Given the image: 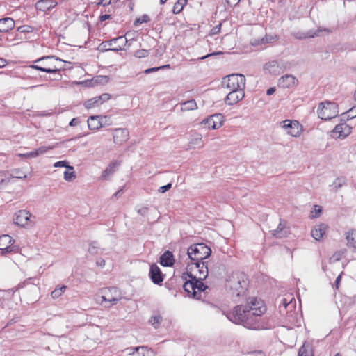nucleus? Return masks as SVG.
<instances>
[{
    "label": "nucleus",
    "instance_id": "27",
    "mask_svg": "<svg viewBox=\"0 0 356 356\" xmlns=\"http://www.w3.org/2000/svg\"><path fill=\"white\" fill-rule=\"evenodd\" d=\"M138 213L141 215L142 216H147L148 213H149L151 215H154V216L153 218H147V220H154L155 221L156 219L159 218V212L155 208H149L147 207H143L139 209H138Z\"/></svg>",
    "mask_w": 356,
    "mask_h": 356
},
{
    "label": "nucleus",
    "instance_id": "30",
    "mask_svg": "<svg viewBox=\"0 0 356 356\" xmlns=\"http://www.w3.org/2000/svg\"><path fill=\"white\" fill-rule=\"evenodd\" d=\"M278 38L276 35H266L261 39L254 40L252 42L253 45H259L263 44L273 43L277 40Z\"/></svg>",
    "mask_w": 356,
    "mask_h": 356
},
{
    "label": "nucleus",
    "instance_id": "46",
    "mask_svg": "<svg viewBox=\"0 0 356 356\" xmlns=\"http://www.w3.org/2000/svg\"><path fill=\"white\" fill-rule=\"evenodd\" d=\"M12 176L13 177L17 178V179H25L26 178V175L24 173L22 170L19 169H15L13 170Z\"/></svg>",
    "mask_w": 356,
    "mask_h": 356
},
{
    "label": "nucleus",
    "instance_id": "36",
    "mask_svg": "<svg viewBox=\"0 0 356 356\" xmlns=\"http://www.w3.org/2000/svg\"><path fill=\"white\" fill-rule=\"evenodd\" d=\"M187 1L188 0H178L173 6L172 13L174 14H179L183 10Z\"/></svg>",
    "mask_w": 356,
    "mask_h": 356
},
{
    "label": "nucleus",
    "instance_id": "33",
    "mask_svg": "<svg viewBox=\"0 0 356 356\" xmlns=\"http://www.w3.org/2000/svg\"><path fill=\"white\" fill-rule=\"evenodd\" d=\"M163 321L162 316L159 314H154L152 316L149 320V323L155 328L157 329L159 327L160 325Z\"/></svg>",
    "mask_w": 356,
    "mask_h": 356
},
{
    "label": "nucleus",
    "instance_id": "31",
    "mask_svg": "<svg viewBox=\"0 0 356 356\" xmlns=\"http://www.w3.org/2000/svg\"><path fill=\"white\" fill-rule=\"evenodd\" d=\"M197 108V105L194 99L186 101L181 104V111L183 112L193 111Z\"/></svg>",
    "mask_w": 356,
    "mask_h": 356
},
{
    "label": "nucleus",
    "instance_id": "23",
    "mask_svg": "<svg viewBox=\"0 0 356 356\" xmlns=\"http://www.w3.org/2000/svg\"><path fill=\"white\" fill-rule=\"evenodd\" d=\"M57 4L55 0H40L36 3L35 7L38 10L45 12L51 10Z\"/></svg>",
    "mask_w": 356,
    "mask_h": 356
},
{
    "label": "nucleus",
    "instance_id": "54",
    "mask_svg": "<svg viewBox=\"0 0 356 356\" xmlns=\"http://www.w3.org/2000/svg\"><path fill=\"white\" fill-rule=\"evenodd\" d=\"M171 187H172V184L169 183L167 185L160 187L158 191L159 193H165L169 189H170Z\"/></svg>",
    "mask_w": 356,
    "mask_h": 356
},
{
    "label": "nucleus",
    "instance_id": "6",
    "mask_svg": "<svg viewBox=\"0 0 356 356\" xmlns=\"http://www.w3.org/2000/svg\"><path fill=\"white\" fill-rule=\"evenodd\" d=\"M211 254V248L204 243L191 245L187 250L188 257L193 263L203 261Z\"/></svg>",
    "mask_w": 356,
    "mask_h": 356
},
{
    "label": "nucleus",
    "instance_id": "61",
    "mask_svg": "<svg viewBox=\"0 0 356 356\" xmlns=\"http://www.w3.org/2000/svg\"><path fill=\"white\" fill-rule=\"evenodd\" d=\"M111 18V15H107V14H105V15H101L99 19H100V21L103 22V21H105L108 19H110Z\"/></svg>",
    "mask_w": 356,
    "mask_h": 356
},
{
    "label": "nucleus",
    "instance_id": "21",
    "mask_svg": "<svg viewBox=\"0 0 356 356\" xmlns=\"http://www.w3.org/2000/svg\"><path fill=\"white\" fill-rule=\"evenodd\" d=\"M31 213L26 210H20L15 214V223L19 226H24L27 224Z\"/></svg>",
    "mask_w": 356,
    "mask_h": 356
},
{
    "label": "nucleus",
    "instance_id": "41",
    "mask_svg": "<svg viewBox=\"0 0 356 356\" xmlns=\"http://www.w3.org/2000/svg\"><path fill=\"white\" fill-rule=\"evenodd\" d=\"M52 149H53L52 147L41 146V147H40L38 149H35L34 150V154H35L36 156V157H37V156H38L40 155L45 154L49 150Z\"/></svg>",
    "mask_w": 356,
    "mask_h": 356
},
{
    "label": "nucleus",
    "instance_id": "20",
    "mask_svg": "<svg viewBox=\"0 0 356 356\" xmlns=\"http://www.w3.org/2000/svg\"><path fill=\"white\" fill-rule=\"evenodd\" d=\"M149 276L154 284H161L163 281L161 271L156 264L150 266Z\"/></svg>",
    "mask_w": 356,
    "mask_h": 356
},
{
    "label": "nucleus",
    "instance_id": "58",
    "mask_svg": "<svg viewBox=\"0 0 356 356\" xmlns=\"http://www.w3.org/2000/svg\"><path fill=\"white\" fill-rule=\"evenodd\" d=\"M79 124V119L78 118H73L70 121L69 125L71 126V127H75V126L78 125Z\"/></svg>",
    "mask_w": 356,
    "mask_h": 356
},
{
    "label": "nucleus",
    "instance_id": "3",
    "mask_svg": "<svg viewBox=\"0 0 356 356\" xmlns=\"http://www.w3.org/2000/svg\"><path fill=\"white\" fill-rule=\"evenodd\" d=\"M63 63L64 61L56 56H46L35 60L29 67L47 73H56L65 70Z\"/></svg>",
    "mask_w": 356,
    "mask_h": 356
},
{
    "label": "nucleus",
    "instance_id": "1",
    "mask_svg": "<svg viewBox=\"0 0 356 356\" xmlns=\"http://www.w3.org/2000/svg\"><path fill=\"white\" fill-rule=\"evenodd\" d=\"M266 312L264 302L257 298H250L245 305H237L226 316L236 324L250 330L267 329V323L262 315Z\"/></svg>",
    "mask_w": 356,
    "mask_h": 356
},
{
    "label": "nucleus",
    "instance_id": "48",
    "mask_svg": "<svg viewBox=\"0 0 356 356\" xmlns=\"http://www.w3.org/2000/svg\"><path fill=\"white\" fill-rule=\"evenodd\" d=\"M298 356H312L305 346L300 348Z\"/></svg>",
    "mask_w": 356,
    "mask_h": 356
},
{
    "label": "nucleus",
    "instance_id": "29",
    "mask_svg": "<svg viewBox=\"0 0 356 356\" xmlns=\"http://www.w3.org/2000/svg\"><path fill=\"white\" fill-rule=\"evenodd\" d=\"M88 127L90 130H98L102 128L99 115H92L88 119Z\"/></svg>",
    "mask_w": 356,
    "mask_h": 356
},
{
    "label": "nucleus",
    "instance_id": "28",
    "mask_svg": "<svg viewBox=\"0 0 356 356\" xmlns=\"http://www.w3.org/2000/svg\"><path fill=\"white\" fill-rule=\"evenodd\" d=\"M120 165V163L118 161H111L108 166L103 171L102 178L103 179H107L110 175L115 172Z\"/></svg>",
    "mask_w": 356,
    "mask_h": 356
},
{
    "label": "nucleus",
    "instance_id": "13",
    "mask_svg": "<svg viewBox=\"0 0 356 356\" xmlns=\"http://www.w3.org/2000/svg\"><path fill=\"white\" fill-rule=\"evenodd\" d=\"M113 137L114 143L121 145L128 140L129 133L126 129L118 128L113 130Z\"/></svg>",
    "mask_w": 356,
    "mask_h": 356
},
{
    "label": "nucleus",
    "instance_id": "42",
    "mask_svg": "<svg viewBox=\"0 0 356 356\" xmlns=\"http://www.w3.org/2000/svg\"><path fill=\"white\" fill-rule=\"evenodd\" d=\"M346 184V179L344 177H338L333 182V186L336 190L341 188L343 186Z\"/></svg>",
    "mask_w": 356,
    "mask_h": 356
},
{
    "label": "nucleus",
    "instance_id": "26",
    "mask_svg": "<svg viewBox=\"0 0 356 356\" xmlns=\"http://www.w3.org/2000/svg\"><path fill=\"white\" fill-rule=\"evenodd\" d=\"M174 263V256L170 251H165L160 257V264L163 266H172Z\"/></svg>",
    "mask_w": 356,
    "mask_h": 356
},
{
    "label": "nucleus",
    "instance_id": "8",
    "mask_svg": "<svg viewBox=\"0 0 356 356\" xmlns=\"http://www.w3.org/2000/svg\"><path fill=\"white\" fill-rule=\"evenodd\" d=\"M222 84L229 90H244L245 77L241 74H232L223 78Z\"/></svg>",
    "mask_w": 356,
    "mask_h": 356
},
{
    "label": "nucleus",
    "instance_id": "60",
    "mask_svg": "<svg viewBox=\"0 0 356 356\" xmlns=\"http://www.w3.org/2000/svg\"><path fill=\"white\" fill-rule=\"evenodd\" d=\"M96 263L97 265L100 267H104L105 266V261L103 259H99Z\"/></svg>",
    "mask_w": 356,
    "mask_h": 356
},
{
    "label": "nucleus",
    "instance_id": "45",
    "mask_svg": "<svg viewBox=\"0 0 356 356\" xmlns=\"http://www.w3.org/2000/svg\"><path fill=\"white\" fill-rule=\"evenodd\" d=\"M149 55L147 49H138L134 52V56L138 58H145Z\"/></svg>",
    "mask_w": 356,
    "mask_h": 356
},
{
    "label": "nucleus",
    "instance_id": "47",
    "mask_svg": "<svg viewBox=\"0 0 356 356\" xmlns=\"http://www.w3.org/2000/svg\"><path fill=\"white\" fill-rule=\"evenodd\" d=\"M322 212V208L320 206L315 205L314 210L311 211V217L312 218H317Z\"/></svg>",
    "mask_w": 356,
    "mask_h": 356
},
{
    "label": "nucleus",
    "instance_id": "15",
    "mask_svg": "<svg viewBox=\"0 0 356 356\" xmlns=\"http://www.w3.org/2000/svg\"><path fill=\"white\" fill-rule=\"evenodd\" d=\"M273 236L276 238H282L286 237L289 234V229L286 226V222L284 220H280L279 225L275 229L270 231Z\"/></svg>",
    "mask_w": 356,
    "mask_h": 356
},
{
    "label": "nucleus",
    "instance_id": "50",
    "mask_svg": "<svg viewBox=\"0 0 356 356\" xmlns=\"http://www.w3.org/2000/svg\"><path fill=\"white\" fill-rule=\"evenodd\" d=\"M169 67H170L169 65H163V66H160V67L149 68V69H147L145 70V73L149 74L152 72H156V71L159 70L160 69L168 68Z\"/></svg>",
    "mask_w": 356,
    "mask_h": 356
},
{
    "label": "nucleus",
    "instance_id": "38",
    "mask_svg": "<svg viewBox=\"0 0 356 356\" xmlns=\"http://www.w3.org/2000/svg\"><path fill=\"white\" fill-rule=\"evenodd\" d=\"M343 119L342 120H350L353 119L356 117V106H353L350 109H349L347 112L343 113L342 115Z\"/></svg>",
    "mask_w": 356,
    "mask_h": 356
},
{
    "label": "nucleus",
    "instance_id": "55",
    "mask_svg": "<svg viewBox=\"0 0 356 356\" xmlns=\"http://www.w3.org/2000/svg\"><path fill=\"white\" fill-rule=\"evenodd\" d=\"M221 29V24H218L217 26H214L210 32L211 35H216L220 33Z\"/></svg>",
    "mask_w": 356,
    "mask_h": 356
},
{
    "label": "nucleus",
    "instance_id": "12",
    "mask_svg": "<svg viewBox=\"0 0 356 356\" xmlns=\"http://www.w3.org/2000/svg\"><path fill=\"white\" fill-rule=\"evenodd\" d=\"M224 122V116L221 113H216L210 115L202 120V124H208V127L212 129H218L221 127Z\"/></svg>",
    "mask_w": 356,
    "mask_h": 356
},
{
    "label": "nucleus",
    "instance_id": "9",
    "mask_svg": "<svg viewBox=\"0 0 356 356\" xmlns=\"http://www.w3.org/2000/svg\"><path fill=\"white\" fill-rule=\"evenodd\" d=\"M127 39L124 36H119L111 40L103 42L100 44L102 49L105 51H112L118 52L123 49V47L127 44Z\"/></svg>",
    "mask_w": 356,
    "mask_h": 356
},
{
    "label": "nucleus",
    "instance_id": "40",
    "mask_svg": "<svg viewBox=\"0 0 356 356\" xmlns=\"http://www.w3.org/2000/svg\"><path fill=\"white\" fill-rule=\"evenodd\" d=\"M150 21V18L149 15L147 14L143 15L141 17L136 19V20L134 22V26H138V24H141L143 23H147Z\"/></svg>",
    "mask_w": 356,
    "mask_h": 356
},
{
    "label": "nucleus",
    "instance_id": "24",
    "mask_svg": "<svg viewBox=\"0 0 356 356\" xmlns=\"http://www.w3.org/2000/svg\"><path fill=\"white\" fill-rule=\"evenodd\" d=\"M327 229V225L324 223H321L315 226L314 228L312 230L311 234L315 240L319 241L323 238Z\"/></svg>",
    "mask_w": 356,
    "mask_h": 356
},
{
    "label": "nucleus",
    "instance_id": "62",
    "mask_svg": "<svg viewBox=\"0 0 356 356\" xmlns=\"http://www.w3.org/2000/svg\"><path fill=\"white\" fill-rule=\"evenodd\" d=\"M239 1L240 0H227V2L230 6H234L236 5L239 2Z\"/></svg>",
    "mask_w": 356,
    "mask_h": 356
},
{
    "label": "nucleus",
    "instance_id": "49",
    "mask_svg": "<svg viewBox=\"0 0 356 356\" xmlns=\"http://www.w3.org/2000/svg\"><path fill=\"white\" fill-rule=\"evenodd\" d=\"M54 166L56 167V168L65 167V168H67L69 170H73V167L68 165H67V162L65 161H61L56 162L54 163Z\"/></svg>",
    "mask_w": 356,
    "mask_h": 356
},
{
    "label": "nucleus",
    "instance_id": "10",
    "mask_svg": "<svg viewBox=\"0 0 356 356\" xmlns=\"http://www.w3.org/2000/svg\"><path fill=\"white\" fill-rule=\"evenodd\" d=\"M15 241L11 236L3 234L0 236V250L3 254L11 252H17L19 247L14 245Z\"/></svg>",
    "mask_w": 356,
    "mask_h": 356
},
{
    "label": "nucleus",
    "instance_id": "19",
    "mask_svg": "<svg viewBox=\"0 0 356 356\" xmlns=\"http://www.w3.org/2000/svg\"><path fill=\"white\" fill-rule=\"evenodd\" d=\"M264 69L269 74L275 76L280 74L284 71L282 65L277 60H273L266 63Z\"/></svg>",
    "mask_w": 356,
    "mask_h": 356
},
{
    "label": "nucleus",
    "instance_id": "51",
    "mask_svg": "<svg viewBox=\"0 0 356 356\" xmlns=\"http://www.w3.org/2000/svg\"><path fill=\"white\" fill-rule=\"evenodd\" d=\"M291 300H292V298L289 301H288V300L286 298H282V300L280 301V305H279L280 309L281 310L282 307H284V309H286L287 306L289 305H290Z\"/></svg>",
    "mask_w": 356,
    "mask_h": 356
},
{
    "label": "nucleus",
    "instance_id": "53",
    "mask_svg": "<svg viewBox=\"0 0 356 356\" xmlns=\"http://www.w3.org/2000/svg\"><path fill=\"white\" fill-rule=\"evenodd\" d=\"M97 246H96V243L94 242V243H92L89 248H88V252L90 253V254H95L97 253Z\"/></svg>",
    "mask_w": 356,
    "mask_h": 356
},
{
    "label": "nucleus",
    "instance_id": "37",
    "mask_svg": "<svg viewBox=\"0 0 356 356\" xmlns=\"http://www.w3.org/2000/svg\"><path fill=\"white\" fill-rule=\"evenodd\" d=\"M101 105L99 99L97 97H93L85 102L84 106L86 108H91Z\"/></svg>",
    "mask_w": 356,
    "mask_h": 356
},
{
    "label": "nucleus",
    "instance_id": "14",
    "mask_svg": "<svg viewBox=\"0 0 356 356\" xmlns=\"http://www.w3.org/2000/svg\"><path fill=\"white\" fill-rule=\"evenodd\" d=\"M351 127L346 122L340 123L335 126L332 130V136L335 138H346L351 133Z\"/></svg>",
    "mask_w": 356,
    "mask_h": 356
},
{
    "label": "nucleus",
    "instance_id": "57",
    "mask_svg": "<svg viewBox=\"0 0 356 356\" xmlns=\"http://www.w3.org/2000/svg\"><path fill=\"white\" fill-rule=\"evenodd\" d=\"M34 154V150L26 154H19V156L25 158H35L36 156Z\"/></svg>",
    "mask_w": 356,
    "mask_h": 356
},
{
    "label": "nucleus",
    "instance_id": "43",
    "mask_svg": "<svg viewBox=\"0 0 356 356\" xmlns=\"http://www.w3.org/2000/svg\"><path fill=\"white\" fill-rule=\"evenodd\" d=\"M70 170H71V172L66 170L64 172V179L67 181H71L76 178V174H75V172L74 171V169Z\"/></svg>",
    "mask_w": 356,
    "mask_h": 356
},
{
    "label": "nucleus",
    "instance_id": "64",
    "mask_svg": "<svg viewBox=\"0 0 356 356\" xmlns=\"http://www.w3.org/2000/svg\"><path fill=\"white\" fill-rule=\"evenodd\" d=\"M122 193V189H120L118 190L115 194H114V196L115 197H118L120 196L121 194Z\"/></svg>",
    "mask_w": 356,
    "mask_h": 356
},
{
    "label": "nucleus",
    "instance_id": "18",
    "mask_svg": "<svg viewBox=\"0 0 356 356\" xmlns=\"http://www.w3.org/2000/svg\"><path fill=\"white\" fill-rule=\"evenodd\" d=\"M129 355L134 356H154V350L147 346H142L130 348L128 353Z\"/></svg>",
    "mask_w": 356,
    "mask_h": 356
},
{
    "label": "nucleus",
    "instance_id": "2",
    "mask_svg": "<svg viewBox=\"0 0 356 356\" xmlns=\"http://www.w3.org/2000/svg\"><path fill=\"white\" fill-rule=\"evenodd\" d=\"M192 264H194L197 269L199 277L193 276L191 273H188L190 280L184 283L183 287L188 296L199 300L201 298V293L208 289V286L202 282L208 275V268L204 261L192 263Z\"/></svg>",
    "mask_w": 356,
    "mask_h": 356
},
{
    "label": "nucleus",
    "instance_id": "7",
    "mask_svg": "<svg viewBox=\"0 0 356 356\" xmlns=\"http://www.w3.org/2000/svg\"><path fill=\"white\" fill-rule=\"evenodd\" d=\"M318 116L323 120H329L339 114L338 105L332 102H321L317 109Z\"/></svg>",
    "mask_w": 356,
    "mask_h": 356
},
{
    "label": "nucleus",
    "instance_id": "32",
    "mask_svg": "<svg viewBox=\"0 0 356 356\" xmlns=\"http://www.w3.org/2000/svg\"><path fill=\"white\" fill-rule=\"evenodd\" d=\"M33 31V27L29 26V25H23L17 28V33H16V38L19 40H23L25 39V38H22L19 34L22 33H31Z\"/></svg>",
    "mask_w": 356,
    "mask_h": 356
},
{
    "label": "nucleus",
    "instance_id": "52",
    "mask_svg": "<svg viewBox=\"0 0 356 356\" xmlns=\"http://www.w3.org/2000/svg\"><path fill=\"white\" fill-rule=\"evenodd\" d=\"M111 97V95H109L108 93H104V94L98 96V98L99 99L101 104H102L104 102L110 99Z\"/></svg>",
    "mask_w": 356,
    "mask_h": 356
},
{
    "label": "nucleus",
    "instance_id": "22",
    "mask_svg": "<svg viewBox=\"0 0 356 356\" xmlns=\"http://www.w3.org/2000/svg\"><path fill=\"white\" fill-rule=\"evenodd\" d=\"M204 143L202 140V136L199 133L193 134L189 139L188 149H193L195 147H202Z\"/></svg>",
    "mask_w": 356,
    "mask_h": 356
},
{
    "label": "nucleus",
    "instance_id": "56",
    "mask_svg": "<svg viewBox=\"0 0 356 356\" xmlns=\"http://www.w3.org/2000/svg\"><path fill=\"white\" fill-rule=\"evenodd\" d=\"M343 273L341 272L340 275H339L337 276V277L336 278V280H335V283H334V287H335V289L336 290H338L339 288V285H340V282L341 281V277H342V274Z\"/></svg>",
    "mask_w": 356,
    "mask_h": 356
},
{
    "label": "nucleus",
    "instance_id": "25",
    "mask_svg": "<svg viewBox=\"0 0 356 356\" xmlns=\"http://www.w3.org/2000/svg\"><path fill=\"white\" fill-rule=\"evenodd\" d=\"M15 27V21L10 17L0 19V32L6 33Z\"/></svg>",
    "mask_w": 356,
    "mask_h": 356
},
{
    "label": "nucleus",
    "instance_id": "34",
    "mask_svg": "<svg viewBox=\"0 0 356 356\" xmlns=\"http://www.w3.org/2000/svg\"><path fill=\"white\" fill-rule=\"evenodd\" d=\"M293 35L296 39L303 40L309 38H314V36L318 35V34L316 33H313L312 31H309L307 33L298 31L293 33Z\"/></svg>",
    "mask_w": 356,
    "mask_h": 356
},
{
    "label": "nucleus",
    "instance_id": "11",
    "mask_svg": "<svg viewBox=\"0 0 356 356\" xmlns=\"http://www.w3.org/2000/svg\"><path fill=\"white\" fill-rule=\"evenodd\" d=\"M282 128L293 137H298L302 133V126L296 120H285L282 122Z\"/></svg>",
    "mask_w": 356,
    "mask_h": 356
},
{
    "label": "nucleus",
    "instance_id": "39",
    "mask_svg": "<svg viewBox=\"0 0 356 356\" xmlns=\"http://www.w3.org/2000/svg\"><path fill=\"white\" fill-rule=\"evenodd\" d=\"M67 286L63 285L62 286H57L51 293V297L55 299L59 298L65 291Z\"/></svg>",
    "mask_w": 356,
    "mask_h": 356
},
{
    "label": "nucleus",
    "instance_id": "16",
    "mask_svg": "<svg viewBox=\"0 0 356 356\" xmlns=\"http://www.w3.org/2000/svg\"><path fill=\"white\" fill-rule=\"evenodd\" d=\"M298 83V79L291 74L282 76L278 80V86L283 88H293L297 86Z\"/></svg>",
    "mask_w": 356,
    "mask_h": 356
},
{
    "label": "nucleus",
    "instance_id": "17",
    "mask_svg": "<svg viewBox=\"0 0 356 356\" xmlns=\"http://www.w3.org/2000/svg\"><path fill=\"white\" fill-rule=\"evenodd\" d=\"M230 92L225 98V103L229 105H234L242 100L245 96L244 90H229Z\"/></svg>",
    "mask_w": 356,
    "mask_h": 356
},
{
    "label": "nucleus",
    "instance_id": "63",
    "mask_svg": "<svg viewBox=\"0 0 356 356\" xmlns=\"http://www.w3.org/2000/svg\"><path fill=\"white\" fill-rule=\"evenodd\" d=\"M275 88L274 87H272V88H268L267 90L266 94L268 95H273L275 92Z\"/></svg>",
    "mask_w": 356,
    "mask_h": 356
},
{
    "label": "nucleus",
    "instance_id": "44",
    "mask_svg": "<svg viewBox=\"0 0 356 356\" xmlns=\"http://www.w3.org/2000/svg\"><path fill=\"white\" fill-rule=\"evenodd\" d=\"M100 119V122L102 124V127L105 126H110L112 124V121L110 118L106 115H99Z\"/></svg>",
    "mask_w": 356,
    "mask_h": 356
},
{
    "label": "nucleus",
    "instance_id": "35",
    "mask_svg": "<svg viewBox=\"0 0 356 356\" xmlns=\"http://www.w3.org/2000/svg\"><path fill=\"white\" fill-rule=\"evenodd\" d=\"M354 232H355L354 229L349 230L348 232H347L346 233V238L347 240L348 245L351 246V247L354 248L355 249H356V241L355 240L354 236H353Z\"/></svg>",
    "mask_w": 356,
    "mask_h": 356
},
{
    "label": "nucleus",
    "instance_id": "4",
    "mask_svg": "<svg viewBox=\"0 0 356 356\" xmlns=\"http://www.w3.org/2000/svg\"><path fill=\"white\" fill-rule=\"evenodd\" d=\"M248 287V282L243 275H232L226 282V289L232 298L243 296Z\"/></svg>",
    "mask_w": 356,
    "mask_h": 356
},
{
    "label": "nucleus",
    "instance_id": "5",
    "mask_svg": "<svg viewBox=\"0 0 356 356\" xmlns=\"http://www.w3.org/2000/svg\"><path fill=\"white\" fill-rule=\"evenodd\" d=\"M102 301L99 304L106 309H110L120 301L123 296L117 287H106L100 291Z\"/></svg>",
    "mask_w": 356,
    "mask_h": 356
},
{
    "label": "nucleus",
    "instance_id": "59",
    "mask_svg": "<svg viewBox=\"0 0 356 356\" xmlns=\"http://www.w3.org/2000/svg\"><path fill=\"white\" fill-rule=\"evenodd\" d=\"M111 3V0H100V1L97 3L98 5H102L103 6H108Z\"/></svg>",
    "mask_w": 356,
    "mask_h": 356
}]
</instances>
